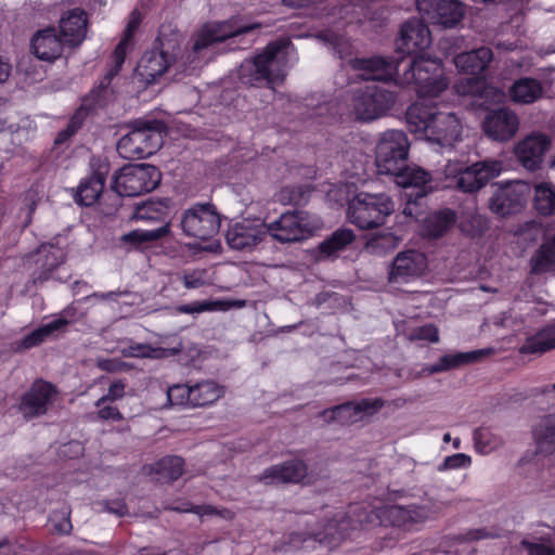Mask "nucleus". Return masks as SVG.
<instances>
[{"label": "nucleus", "instance_id": "5fc2aeb1", "mask_svg": "<svg viewBox=\"0 0 555 555\" xmlns=\"http://www.w3.org/2000/svg\"><path fill=\"white\" fill-rule=\"evenodd\" d=\"M126 383L122 379H115L111 383L106 395L99 398L94 405L96 408L102 406L105 403H112L124 398L126 393Z\"/></svg>", "mask_w": 555, "mask_h": 555}, {"label": "nucleus", "instance_id": "864d4df0", "mask_svg": "<svg viewBox=\"0 0 555 555\" xmlns=\"http://www.w3.org/2000/svg\"><path fill=\"white\" fill-rule=\"evenodd\" d=\"M70 508L64 506L59 511H53L50 516V521L53 525L54 531L60 534H69L73 530L70 521Z\"/></svg>", "mask_w": 555, "mask_h": 555}, {"label": "nucleus", "instance_id": "c03bdc74", "mask_svg": "<svg viewBox=\"0 0 555 555\" xmlns=\"http://www.w3.org/2000/svg\"><path fill=\"white\" fill-rule=\"evenodd\" d=\"M356 240V235L350 229H338L325 238L319 245V253L323 257H331L338 251L344 250Z\"/></svg>", "mask_w": 555, "mask_h": 555}, {"label": "nucleus", "instance_id": "6ab92c4d", "mask_svg": "<svg viewBox=\"0 0 555 555\" xmlns=\"http://www.w3.org/2000/svg\"><path fill=\"white\" fill-rule=\"evenodd\" d=\"M177 61V54L164 49L160 41H155L153 48L140 59L135 68L137 75L146 85L156 82Z\"/></svg>", "mask_w": 555, "mask_h": 555}, {"label": "nucleus", "instance_id": "bb28decb", "mask_svg": "<svg viewBox=\"0 0 555 555\" xmlns=\"http://www.w3.org/2000/svg\"><path fill=\"white\" fill-rule=\"evenodd\" d=\"M548 146L550 140L545 134H531L517 143L515 154L526 169L533 171L540 168Z\"/></svg>", "mask_w": 555, "mask_h": 555}, {"label": "nucleus", "instance_id": "c756f323", "mask_svg": "<svg viewBox=\"0 0 555 555\" xmlns=\"http://www.w3.org/2000/svg\"><path fill=\"white\" fill-rule=\"evenodd\" d=\"M250 222H236L227 232L225 238L230 248L236 250L250 249L262 242L266 230Z\"/></svg>", "mask_w": 555, "mask_h": 555}, {"label": "nucleus", "instance_id": "e433bc0d", "mask_svg": "<svg viewBox=\"0 0 555 555\" xmlns=\"http://www.w3.org/2000/svg\"><path fill=\"white\" fill-rule=\"evenodd\" d=\"M508 93L514 103L531 104L542 96L543 87L535 78L521 77L513 82Z\"/></svg>", "mask_w": 555, "mask_h": 555}, {"label": "nucleus", "instance_id": "f704fd0d", "mask_svg": "<svg viewBox=\"0 0 555 555\" xmlns=\"http://www.w3.org/2000/svg\"><path fill=\"white\" fill-rule=\"evenodd\" d=\"M69 324L66 318H59L54 321L43 324L33 332L26 334L23 338L15 340L12 344L14 352H24L34 347L40 346L46 339L51 336L54 332L65 328Z\"/></svg>", "mask_w": 555, "mask_h": 555}, {"label": "nucleus", "instance_id": "a19ab883", "mask_svg": "<svg viewBox=\"0 0 555 555\" xmlns=\"http://www.w3.org/2000/svg\"><path fill=\"white\" fill-rule=\"evenodd\" d=\"M555 348V323L528 337L519 347L521 354H542Z\"/></svg>", "mask_w": 555, "mask_h": 555}, {"label": "nucleus", "instance_id": "f3484780", "mask_svg": "<svg viewBox=\"0 0 555 555\" xmlns=\"http://www.w3.org/2000/svg\"><path fill=\"white\" fill-rule=\"evenodd\" d=\"M501 172V163L482 160L456 170V188L464 193H475L486 186Z\"/></svg>", "mask_w": 555, "mask_h": 555}, {"label": "nucleus", "instance_id": "13d9d810", "mask_svg": "<svg viewBox=\"0 0 555 555\" xmlns=\"http://www.w3.org/2000/svg\"><path fill=\"white\" fill-rule=\"evenodd\" d=\"M100 505L103 506V511L116 515L117 517H124L129 513L124 499L103 500Z\"/></svg>", "mask_w": 555, "mask_h": 555}, {"label": "nucleus", "instance_id": "052dcab7", "mask_svg": "<svg viewBox=\"0 0 555 555\" xmlns=\"http://www.w3.org/2000/svg\"><path fill=\"white\" fill-rule=\"evenodd\" d=\"M194 514L198 515L199 517L215 515L224 519H232L233 517L232 511L228 508L219 509L216 506L209 504L196 505Z\"/></svg>", "mask_w": 555, "mask_h": 555}, {"label": "nucleus", "instance_id": "5701e85b", "mask_svg": "<svg viewBox=\"0 0 555 555\" xmlns=\"http://www.w3.org/2000/svg\"><path fill=\"white\" fill-rule=\"evenodd\" d=\"M308 465L304 460L292 459L266 468L258 480L266 485H298L308 477Z\"/></svg>", "mask_w": 555, "mask_h": 555}, {"label": "nucleus", "instance_id": "a18cd8bd", "mask_svg": "<svg viewBox=\"0 0 555 555\" xmlns=\"http://www.w3.org/2000/svg\"><path fill=\"white\" fill-rule=\"evenodd\" d=\"M392 176L399 179L398 183L403 188H415V192L420 193H423V190L428 192L426 185L431 180L430 173L420 167L411 168L406 164V169L402 170L400 173H393Z\"/></svg>", "mask_w": 555, "mask_h": 555}, {"label": "nucleus", "instance_id": "774afa93", "mask_svg": "<svg viewBox=\"0 0 555 555\" xmlns=\"http://www.w3.org/2000/svg\"><path fill=\"white\" fill-rule=\"evenodd\" d=\"M284 4L293 8H306L310 5H317L322 0H283Z\"/></svg>", "mask_w": 555, "mask_h": 555}, {"label": "nucleus", "instance_id": "b1692460", "mask_svg": "<svg viewBox=\"0 0 555 555\" xmlns=\"http://www.w3.org/2000/svg\"><path fill=\"white\" fill-rule=\"evenodd\" d=\"M403 57L372 56L356 59L353 68L364 72L366 80H391L401 73Z\"/></svg>", "mask_w": 555, "mask_h": 555}, {"label": "nucleus", "instance_id": "473e14b6", "mask_svg": "<svg viewBox=\"0 0 555 555\" xmlns=\"http://www.w3.org/2000/svg\"><path fill=\"white\" fill-rule=\"evenodd\" d=\"M525 206V197L516 188H500L490 198L491 210L502 217L519 212Z\"/></svg>", "mask_w": 555, "mask_h": 555}, {"label": "nucleus", "instance_id": "69168bd1", "mask_svg": "<svg viewBox=\"0 0 555 555\" xmlns=\"http://www.w3.org/2000/svg\"><path fill=\"white\" fill-rule=\"evenodd\" d=\"M466 535H467V539L470 540V541H478V540L488 539V538H492L493 537L485 528L469 530Z\"/></svg>", "mask_w": 555, "mask_h": 555}, {"label": "nucleus", "instance_id": "c9c22d12", "mask_svg": "<svg viewBox=\"0 0 555 555\" xmlns=\"http://www.w3.org/2000/svg\"><path fill=\"white\" fill-rule=\"evenodd\" d=\"M456 220L457 215L451 208L435 210L423 221L424 234L431 238H439L453 228Z\"/></svg>", "mask_w": 555, "mask_h": 555}, {"label": "nucleus", "instance_id": "e2e57ef3", "mask_svg": "<svg viewBox=\"0 0 555 555\" xmlns=\"http://www.w3.org/2000/svg\"><path fill=\"white\" fill-rule=\"evenodd\" d=\"M521 545L528 551L529 555H555V548L550 544L524 540Z\"/></svg>", "mask_w": 555, "mask_h": 555}, {"label": "nucleus", "instance_id": "393cba45", "mask_svg": "<svg viewBox=\"0 0 555 555\" xmlns=\"http://www.w3.org/2000/svg\"><path fill=\"white\" fill-rule=\"evenodd\" d=\"M462 124L454 113L437 112L426 133L428 141L440 146H453L461 139Z\"/></svg>", "mask_w": 555, "mask_h": 555}, {"label": "nucleus", "instance_id": "ddd939ff", "mask_svg": "<svg viewBox=\"0 0 555 555\" xmlns=\"http://www.w3.org/2000/svg\"><path fill=\"white\" fill-rule=\"evenodd\" d=\"M238 22L236 18H231L212 26H203L194 37L193 52L199 53L214 43L237 38L260 27L257 23L240 24Z\"/></svg>", "mask_w": 555, "mask_h": 555}, {"label": "nucleus", "instance_id": "4be33fe9", "mask_svg": "<svg viewBox=\"0 0 555 555\" xmlns=\"http://www.w3.org/2000/svg\"><path fill=\"white\" fill-rule=\"evenodd\" d=\"M65 261V253L61 247L42 244L28 256L34 266L31 280L34 284H42L51 279L52 273Z\"/></svg>", "mask_w": 555, "mask_h": 555}, {"label": "nucleus", "instance_id": "4c0bfd02", "mask_svg": "<svg viewBox=\"0 0 555 555\" xmlns=\"http://www.w3.org/2000/svg\"><path fill=\"white\" fill-rule=\"evenodd\" d=\"M491 349H477L467 352H455L442 356L439 361L433 365L431 372L438 373L449 371L463 365L479 362L482 358L490 354Z\"/></svg>", "mask_w": 555, "mask_h": 555}, {"label": "nucleus", "instance_id": "ea45409f", "mask_svg": "<svg viewBox=\"0 0 555 555\" xmlns=\"http://www.w3.org/2000/svg\"><path fill=\"white\" fill-rule=\"evenodd\" d=\"M222 396L223 388L214 380L205 379L191 384V408L211 405Z\"/></svg>", "mask_w": 555, "mask_h": 555}, {"label": "nucleus", "instance_id": "f8f14e48", "mask_svg": "<svg viewBox=\"0 0 555 555\" xmlns=\"http://www.w3.org/2000/svg\"><path fill=\"white\" fill-rule=\"evenodd\" d=\"M285 47L286 43L281 40L269 42L260 53L242 65V77H246V73H248V82L253 86L271 87L279 78L278 75H274L272 66Z\"/></svg>", "mask_w": 555, "mask_h": 555}, {"label": "nucleus", "instance_id": "6e6d98bb", "mask_svg": "<svg viewBox=\"0 0 555 555\" xmlns=\"http://www.w3.org/2000/svg\"><path fill=\"white\" fill-rule=\"evenodd\" d=\"M412 338L417 340H426L430 343H437L439 340V332L436 325L425 324L414 328L412 332Z\"/></svg>", "mask_w": 555, "mask_h": 555}, {"label": "nucleus", "instance_id": "423d86ee", "mask_svg": "<svg viewBox=\"0 0 555 555\" xmlns=\"http://www.w3.org/2000/svg\"><path fill=\"white\" fill-rule=\"evenodd\" d=\"M410 143L402 130H387L375 150V164L380 175L400 173L406 169Z\"/></svg>", "mask_w": 555, "mask_h": 555}, {"label": "nucleus", "instance_id": "3c124183", "mask_svg": "<svg viewBox=\"0 0 555 555\" xmlns=\"http://www.w3.org/2000/svg\"><path fill=\"white\" fill-rule=\"evenodd\" d=\"M426 195L427 191L424 190L423 193L412 192L403 207L402 214L408 218L418 220V218L424 214L426 207Z\"/></svg>", "mask_w": 555, "mask_h": 555}, {"label": "nucleus", "instance_id": "39448f33", "mask_svg": "<svg viewBox=\"0 0 555 555\" xmlns=\"http://www.w3.org/2000/svg\"><path fill=\"white\" fill-rule=\"evenodd\" d=\"M162 181L156 166L135 164L124 166L113 176L112 189L120 196H139L155 190Z\"/></svg>", "mask_w": 555, "mask_h": 555}, {"label": "nucleus", "instance_id": "7c9ffc66", "mask_svg": "<svg viewBox=\"0 0 555 555\" xmlns=\"http://www.w3.org/2000/svg\"><path fill=\"white\" fill-rule=\"evenodd\" d=\"M493 60V51L488 47H480L472 51L463 52L454 57V64L459 72L481 77Z\"/></svg>", "mask_w": 555, "mask_h": 555}, {"label": "nucleus", "instance_id": "bf43d9fd", "mask_svg": "<svg viewBox=\"0 0 555 555\" xmlns=\"http://www.w3.org/2000/svg\"><path fill=\"white\" fill-rule=\"evenodd\" d=\"M470 456L464 453H456L447 456L440 467V469H459L470 465Z\"/></svg>", "mask_w": 555, "mask_h": 555}, {"label": "nucleus", "instance_id": "9d476101", "mask_svg": "<svg viewBox=\"0 0 555 555\" xmlns=\"http://www.w3.org/2000/svg\"><path fill=\"white\" fill-rule=\"evenodd\" d=\"M57 392L55 385L42 378H37L18 398L17 411L25 421L46 415L54 403Z\"/></svg>", "mask_w": 555, "mask_h": 555}, {"label": "nucleus", "instance_id": "7ed1b4c3", "mask_svg": "<svg viewBox=\"0 0 555 555\" xmlns=\"http://www.w3.org/2000/svg\"><path fill=\"white\" fill-rule=\"evenodd\" d=\"M393 211L395 202L388 194L359 192L348 202L347 216L360 230H371L384 225Z\"/></svg>", "mask_w": 555, "mask_h": 555}, {"label": "nucleus", "instance_id": "4d7b16f0", "mask_svg": "<svg viewBox=\"0 0 555 555\" xmlns=\"http://www.w3.org/2000/svg\"><path fill=\"white\" fill-rule=\"evenodd\" d=\"M217 308V302L215 301H194L186 305H181L177 308V310L181 313L193 314L201 313L205 311H214Z\"/></svg>", "mask_w": 555, "mask_h": 555}, {"label": "nucleus", "instance_id": "9b49d317", "mask_svg": "<svg viewBox=\"0 0 555 555\" xmlns=\"http://www.w3.org/2000/svg\"><path fill=\"white\" fill-rule=\"evenodd\" d=\"M396 95L378 86H366L353 96V112L358 119L374 120L386 114L395 104Z\"/></svg>", "mask_w": 555, "mask_h": 555}, {"label": "nucleus", "instance_id": "dca6fc26", "mask_svg": "<svg viewBox=\"0 0 555 555\" xmlns=\"http://www.w3.org/2000/svg\"><path fill=\"white\" fill-rule=\"evenodd\" d=\"M431 43L430 30L422 20L413 17L405 21L400 28V36L396 40L398 57L423 53Z\"/></svg>", "mask_w": 555, "mask_h": 555}, {"label": "nucleus", "instance_id": "0e129e2a", "mask_svg": "<svg viewBox=\"0 0 555 555\" xmlns=\"http://www.w3.org/2000/svg\"><path fill=\"white\" fill-rule=\"evenodd\" d=\"M183 285L188 289L198 288L204 285V281L202 278L196 276L195 274H184L183 276Z\"/></svg>", "mask_w": 555, "mask_h": 555}, {"label": "nucleus", "instance_id": "680f3d73", "mask_svg": "<svg viewBox=\"0 0 555 555\" xmlns=\"http://www.w3.org/2000/svg\"><path fill=\"white\" fill-rule=\"evenodd\" d=\"M98 409L96 418L100 421L119 422L124 420V415L117 406L105 403Z\"/></svg>", "mask_w": 555, "mask_h": 555}, {"label": "nucleus", "instance_id": "0eeeda50", "mask_svg": "<svg viewBox=\"0 0 555 555\" xmlns=\"http://www.w3.org/2000/svg\"><path fill=\"white\" fill-rule=\"evenodd\" d=\"M266 232L280 243H293L309 237L315 230L308 212L287 210L278 219L263 222Z\"/></svg>", "mask_w": 555, "mask_h": 555}, {"label": "nucleus", "instance_id": "79ce46f5", "mask_svg": "<svg viewBox=\"0 0 555 555\" xmlns=\"http://www.w3.org/2000/svg\"><path fill=\"white\" fill-rule=\"evenodd\" d=\"M184 464L181 456L167 455L150 466V474L156 475L158 481L172 482L182 476Z\"/></svg>", "mask_w": 555, "mask_h": 555}, {"label": "nucleus", "instance_id": "603ef678", "mask_svg": "<svg viewBox=\"0 0 555 555\" xmlns=\"http://www.w3.org/2000/svg\"><path fill=\"white\" fill-rule=\"evenodd\" d=\"M167 399L171 405L191 408V384H175L167 389Z\"/></svg>", "mask_w": 555, "mask_h": 555}, {"label": "nucleus", "instance_id": "4468645a", "mask_svg": "<svg viewBox=\"0 0 555 555\" xmlns=\"http://www.w3.org/2000/svg\"><path fill=\"white\" fill-rule=\"evenodd\" d=\"M383 406L384 401L380 398L347 401L333 408L324 409L317 416L326 424L345 426L360 421L363 413L374 414Z\"/></svg>", "mask_w": 555, "mask_h": 555}, {"label": "nucleus", "instance_id": "49530a36", "mask_svg": "<svg viewBox=\"0 0 555 555\" xmlns=\"http://www.w3.org/2000/svg\"><path fill=\"white\" fill-rule=\"evenodd\" d=\"M130 46L129 37H122L118 44L115 47L112 53V61L114 63L113 67L108 70L105 77L101 80L100 85L96 89L102 90L103 93L106 92L107 87L109 86L114 76H116L120 70L125 63L127 50Z\"/></svg>", "mask_w": 555, "mask_h": 555}, {"label": "nucleus", "instance_id": "20e7f679", "mask_svg": "<svg viewBox=\"0 0 555 555\" xmlns=\"http://www.w3.org/2000/svg\"><path fill=\"white\" fill-rule=\"evenodd\" d=\"M349 520L343 516L338 520H330L323 531L315 533L292 532L283 545L284 551L312 550L317 555H326L338 546L350 534L347 531Z\"/></svg>", "mask_w": 555, "mask_h": 555}, {"label": "nucleus", "instance_id": "c85d7f7f", "mask_svg": "<svg viewBox=\"0 0 555 555\" xmlns=\"http://www.w3.org/2000/svg\"><path fill=\"white\" fill-rule=\"evenodd\" d=\"M88 16L85 10L75 8L64 13L60 20V36L68 47L76 48L86 37Z\"/></svg>", "mask_w": 555, "mask_h": 555}, {"label": "nucleus", "instance_id": "338daca9", "mask_svg": "<svg viewBox=\"0 0 555 555\" xmlns=\"http://www.w3.org/2000/svg\"><path fill=\"white\" fill-rule=\"evenodd\" d=\"M195 507H196L195 504H193V503H191L189 501H183V502L177 503L176 505L170 506L169 509L175 511V512L192 513V514H194L195 513Z\"/></svg>", "mask_w": 555, "mask_h": 555}, {"label": "nucleus", "instance_id": "58836bf2", "mask_svg": "<svg viewBox=\"0 0 555 555\" xmlns=\"http://www.w3.org/2000/svg\"><path fill=\"white\" fill-rule=\"evenodd\" d=\"M537 453L555 454V414L544 416L533 429Z\"/></svg>", "mask_w": 555, "mask_h": 555}, {"label": "nucleus", "instance_id": "a211bd4d", "mask_svg": "<svg viewBox=\"0 0 555 555\" xmlns=\"http://www.w3.org/2000/svg\"><path fill=\"white\" fill-rule=\"evenodd\" d=\"M416 8L431 24L444 28L456 26L464 16V8L459 0H416Z\"/></svg>", "mask_w": 555, "mask_h": 555}, {"label": "nucleus", "instance_id": "aec40b11", "mask_svg": "<svg viewBox=\"0 0 555 555\" xmlns=\"http://www.w3.org/2000/svg\"><path fill=\"white\" fill-rule=\"evenodd\" d=\"M376 517L380 524L397 527L404 531L417 530L427 519V509L420 505H389L378 508Z\"/></svg>", "mask_w": 555, "mask_h": 555}, {"label": "nucleus", "instance_id": "de8ad7c7", "mask_svg": "<svg viewBox=\"0 0 555 555\" xmlns=\"http://www.w3.org/2000/svg\"><path fill=\"white\" fill-rule=\"evenodd\" d=\"M533 206L542 216L555 215V192L547 183H540L534 190Z\"/></svg>", "mask_w": 555, "mask_h": 555}, {"label": "nucleus", "instance_id": "1a4fd4ad", "mask_svg": "<svg viewBox=\"0 0 555 555\" xmlns=\"http://www.w3.org/2000/svg\"><path fill=\"white\" fill-rule=\"evenodd\" d=\"M221 218L211 204H195L183 212V233L202 241L210 240L219 232Z\"/></svg>", "mask_w": 555, "mask_h": 555}, {"label": "nucleus", "instance_id": "f03ea898", "mask_svg": "<svg viewBox=\"0 0 555 555\" xmlns=\"http://www.w3.org/2000/svg\"><path fill=\"white\" fill-rule=\"evenodd\" d=\"M165 125L157 119H137L131 130L117 142L118 154L126 159H141L154 155L163 144Z\"/></svg>", "mask_w": 555, "mask_h": 555}, {"label": "nucleus", "instance_id": "37998d69", "mask_svg": "<svg viewBox=\"0 0 555 555\" xmlns=\"http://www.w3.org/2000/svg\"><path fill=\"white\" fill-rule=\"evenodd\" d=\"M169 234L167 224L158 225L155 229L144 230L135 229L122 235L124 243L129 244L134 248H144L150 243L159 241Z\"/></svg>", "mask_w": 555, "mask_h": 555}, {"label": "nucleus", "instance_id": "cd10ccee", "mask_svg": "<svg viewBox=\"0 0 555 555\" xmlns=\"http://www.w3.org/2000/svg\"><path fill=\"white\" fill-rule=\"evenodd\" d=\"M64 46H67L66 42L57 34L56 28L52 26L38 30L30 41V49L35 56L47 62L59 59Z\"/></svg>", "mask_w": 555, "mask_h": 555}, {"label": "nucleus", "instance_id": "8fccbe9b", "mask_svg": "<svg viewBox=\"0 0 555 555\" xmlns=\"http://www.w3.org/2000/svg\"><path fill=\"white\" fill-rule=\"evenodd\" d=\"M162 348H154L150 344L133 343L122 348L121 354L125 358L157 359L163 356Z\"/></svg>", "mask_w": 555, "mask_h": 555}, {"label": "nucleus", "instance_id": "412c9836", "mask_svg": "<svg viewBox=\"0 0 555 555\" xmlns=\"http://www.w3.org/2000/svg\"><path fill=\"white\" fill-rule=\"evenodd\" d=\"M518 128V116L507 107L488 111L482 121V130L486 135L499 142L513 139Z\"/></svg>", "mask_w": 555, "mask_h": 555}, {"label": "nucleus", "instance_id": "2eb2a0df", "mask_svg": "<svg viewBox=\"0 0 555 555\" xmlns=\"http://www.w3.org/2000/svg\"><path fill=\"white\" fill-rule=\"evenodd\" d=\"M104 99L102 90L92 89L87 95L81 99L80 105L75 109L73 115L64 129L59 131L54 139V145L60 147L72 140L88 121L92 120L101 102Z\"/></svg>", "mask_w": 555, "mask_h": 555}, {"label": "nucleus", "instance_id": "6e6552de", "mask_svg": "<svg viewBox=\"0 0 555 555\" xmlns=\"http://www.w3.org/2000/svg\"><path fill=\"white\" fill-rule=\"evenodd\" d=\"M111 164L106 157L93 155L89 162V173L77 188L72 189L75 203L81 207L94 205L103 194Z\"/></svg>", "mask_w": 555, "mask_h": 555}, {"label": "nucleus", "instance_id": "f257e3e1", "mask_svg": "<svg viewBox=\"0 0 555 555\" xmlns=\"http://www.w3.org/2000/svg\"><path fill=\"white\" fill-rule=\"evenodd\" d=\"M401 72L402 82L413 83L422 100L438 98L450 85L442 61L425 53L413 55L406 65L403 64Z\"/></svg>", "mask_w": 555, "mask_h": 555}, {"label": "nucleus", "instance_id": "a878e982", "mask_svg": "<svg viewBox=\"0 0 555 555\" xmlns=\"http://www.w3.org/2000/svg\"><path fill=\"white\" fill-rule=\"evenodd\" d=\"M427 268L426 256L417 250L410 249L399 253L392 261L389 272L391 282H408L420 276Z\"/></svg>", "mask_w": 555, "mask_h": 555}, {"label": "nucleus", "instance_id": "72a5a7b5", "mask_svg": "<svg viewBox=\"0 0 555 555\" xmlns=\"http://www.w3.org/2000/svg\"><path fill=\"white\" fill-rule=\"evenodd\" d=\"M437 112V106L427 104L426 100L420 99V101L411 104L405 113L409 130L415 134L426 135L431 119L436 117Z\"/></svg>", "mask_w": 555, "mask_h": 555}, {"label": "nucleus", "instance_id": "2f4dec72", "mask_svg": "<svg viewBox=\"0 0 555 555\" xmlns=\"http://www.w3.org/2000/svg\"><path fill=\"white\" fill-rule=\"evenodd\" d=\"M170 198L149 199L135 206L133 219L158 225L167 224L170 230Z\"/></svg>", "mask_w": 555, "mask_h": 555}, {"label": "nucleus", "instance_id": "09e8293b", "mask_svg": "<svg viewBox=\"0 0 555 555\" xmlns=\"http://www.w3.org/2000/svg\"><path fill=\"white\" fill-rule=\"evenodd\" d=\"M473 439L478 452L488 454L501 444V439L489 427H479L474 430Z\"/></svg>", "mask_w": 555, "mask_h": 555}]
</instances>
